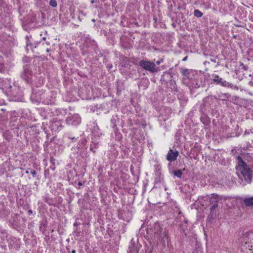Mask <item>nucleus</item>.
<instances>
[{
    "mask_svg": "<svg viewBox=\"0 0 253 253\" xmlns=\"http://www.w3.org/2000/svg\"><path fill=\"white\" fill-rule=\"evenodd\" d=\"M191 72V70L188 69H181V74L186 77H189V74Z\"/></svg>",
    "mask_w": 253,
    "mask_h": 253,
    "instance_id": "6e6552de",
    "label": "nucleus"
},
{
    "mask_svg": "<svg viewBox=\"0 0 253 253\" xmlns=\"http://www.w3.org/2000/svg\"><path fill=\"white\" fill-rule=\"evenodd\" d=\"M187 56H186V57H185L183 59V60H183V61H186V60H187Z\"/></svg>",
    "mask_w": 253,
    "mask_h": 253,
    "instance_id": "2eb2a0df",
    "label": "nucleus"
},
{
    "mask_svg": "<svg viewBox=\"0 0 253 253\" xmlns=\"http://www.w3.org/2000/svg\"><path fill=\"white\" fill-rule=\"evenodd\" d=\"M46 51H47V52H49V49H48V48H47V50H46Z\"/></svg>",
    "mask_w": 253,
    "mask_h": 253,
    "instance_id": "6ab92c4d",
    "label": "nucleus"
},
{
    "mask_svg": "<svg viewBox=\"0 0 253 253\" xmlns=\"http://www.w3.org/2000/svg\"><path fill=\"white\" fill-rule=\"evenodd\" d=\"M50 5L53 7H55L57 6V2L55 0H50L49 1Z\"/></svg>",
    "mask_w": 253,
    "mask_h": 253,
    "instance_id": "9b49d317",
    "label": "nucleus"
},
{
    "mask_svg": "<svg viewBox=\"0 0 253 253\" xmlns=\"http://www.w3.org/2000/svg\"><path fill=\"white\" fill-rule=\"evenodd\" d=\"M174 175L179 178H180L182 174V172L180 169H178L173 172Z\"/></svg>",
    "mask_w": 253,
    "mask_h": 253,
    "instance_id": "1a4fd4ad",
    "label": "nucleus"
},
{
    "mask_svg": "<svg viewBox=\"0 0 253 253\" xmlns=\"http://www.w3.org/2000/svg\"><path fill=\"white\" fill-rule=\"evenodd\" d=\"M79 185H82V183H81V182H79Z\"/></svg>",
    "mask_w": 253,
    "mask_h": 253,
    "instance_id": "aec40b11",
    "label": "nucleus"
},
{
    "mask_svg": "<svg viewBox=\"0 0 253 253\" xmlns=\"http://www.w3.org/2000/svg\"><path fill=\"white\" fill-rule=\"evenodd\" d=\"M72 253H76V251L73 250L72 251Z\"/></svg>",
    "mask_w": 253,
    "mask_h": 253,
    "instance_id": "dca6fc26",
    "label": "nucleus"
},
{
    "mask_svg": "<svg viewBox=\"0 0 253 253\" xmlns=\"http://www.w3.org/2000/svg\"><path fill=\"white\" fill-rule=\"evenodd\" d=\"M243 202L247 207H252L253 206V197L247 198H244Z\"/></svg>",
    "mask_w": 253,
    "mask_h": 253,
    "instance_id": "39448f33",
    "label": "nucleus"
},
{
    "mask_svg": "<svg viewBox=\"0 0 253 253\" xmlns=\"http://www.w3.org/2000/svg\"><path fill=\"white\" fill-rule=\"evenodd\" d=\"M213 81L217 84H220L223 86H226L228 84L226 81H222L221 78L214 79Z\"/></svg>",
    "mask_w": 253,
    "mask_h": 253,
    "instance_id": "0eeeda50",
    "label": "nucleus"
},
{
    "mask_svg": "<svg viewBox=\"0 0 253 253\" xmlns=\"http://www.w3.org/2000/svg\"><path fill=\"white\" fill-rule=\"evenodd\" d=\"M26 173H29V171H28V170H26Z\"/></svg>",
    "mask_w": 253,
    "mask_h": 253,
    "instance_id": "a211bd4d",
    "label": "nucleus"
},
{
    "mask_svg": "<svg viewBox=\"0 0 253 253\" xmlns=\"http://www.w3.org/2000/svg\"><path fill=\"white\" fill-rule=\"evenodd\" d=\"M162 61H163V60L161 59L160 60L157 61L156 63H157V65H159Z\"/></svg>",
    "mask_w": 253,
    "mask_h": 253,
    "instance_id": "4468645a",
    "label": "nucleus"
},
{
    "mask_svg": "<svg viewBox=\"0 0 253 253\" xmlns=\"http://www.w3.org/2000/svg\"><path fill=\"white\" fill-rule=\"evenodd\" d=\"M31 173H32V174L33 175V176H35L36 174V172L35 170H34L31 171Z\"/></svg>",
    "mask_w": 253,
    "mask_h": 253,
    "instance_id": "ddd939ff",
    "label": "nucleus"
},
{
    "mask_svg": "<svg viewBox=\"0 0 253 253\" xmlns=\"http://www.w3.org/2000/svg\"><path fill=\"white\" fill-rule=\"evenodd\" d=\"M29 212L30 213H32V210H29Z\"/></svg>",
    "mask_w": 253,
    "mask_h": 253,
    "instance_id": "f3484780",
    "label": "nucleus"
},
{
    "mask_svg": "<svg viewBox=\"0 0 253 253\" xmlns=\"http://www.w3.org/2000/svg\"><path fill=\"white\" fill-rule=\"evenodd\" d=\"M178 154L179 153L177 151H173L172 150L170 149L168 152L167 159L169 161H174L177 159Z\"/></svg>",
    "mask_w": 253,
    "mask_h": 253,
    "instance_id": "20e7f679",
    "label": "nucleus"
},
{
    "mask_svg": "<svg viewBox=\"0 0 253 253\" xmlns=\"http://www.w3.org/2000/svg\"><path fill=\"white\" fill-rule=\"evenodd\" d=\"M221 199V198L219 196L216 194H212L210 199V202L211 204H214V203H217Z\"/></svg>",
    "mask_w": 253,
    "mask_h": 253,
    "instance_id": "423d86ee",
    "label": "nucleus"
},
{
    "mask_svg": "<svg viewBox=\"0 0 253 253\" xmlns=\"http://www.w3.org/2000/svg\"><path fill=\"white\" fill-rule=\"evenodd\" d=\"M213 206L211 208V211H212L213 210H214L215 209H216L218 207V205L217 203H214L213 204Z\"/></svg>",
    "mask_w": 253,
    "mask_h": 253,
    "instance_id": "f8f14e48",
    "label": "nucleus"
},
{
    "mask_svg": "<svg viewBox=\"0 0 253 253\" xmlns=\"http://www.w3.org/2000/svg\"><path fill=\"white\" fill-rule=\"evenodd\" d=\"M241 244L246 249L253 248V232H247L240 239Z\"/></svg>",
    "mask_w": 253,
    "mask_h": 253,
    "instance_id": "f03ea898",
    "label": "nucleus"
},
{
    "mask_svg": "<svg viewBox=\"0 0 253 253\" xmlns=\"http://www.w3.org/2000/svg\"><path fill=\"white\" fill-rule=\"evenodd\" d=\"M194 15L197 17H200L203 15V13L199 10H195L194 11Z\"/></svg>",
    "mask_w": 253,
    "mask_h": 253,
    "instance_id": "9d476101",
    "label": "nucleus"
},
{
    "mask_svg": "<svg viewBox=\"0 0 253 253\" xmlns=\"http://www.w3.org/2000/svg\"><path fill=\"white\" fill-rule=\"evenodd\" d=\"M139 65L145 70L152 73H155L158 71V68L156 67L155 63L153 62L141 60L139 63Z\"/></svg>",
    "mask_w": 253,
    "mask_h": 253,
    "instance_id": "7ed1b4c3",
    "label": "nucleus"
},
{
    "mask_svg": "<svg viewBox=\"0 0 253 253\" xmlns=\"http://www.w3.org/2000/svg\"><path fill=\"white\" fill-rule=\"evenodd\" d=\"M238 165L236 166L237 173L239 176L241 174L247 183L252 181V172L249 167L241 159V157H237Z\"/></svg>",
    "mask_w": 253,
    "mask_h": 253,
    "instance_id": "f257e3e1",
    "label": "nucleus"
}]
</instances>
